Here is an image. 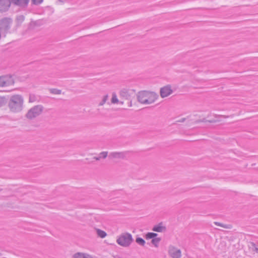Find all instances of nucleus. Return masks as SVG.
<instances>
[{"instance_id": "nucleus-1", "label": "nucleus", "mask_w": 258, "mask_h": 258, "mask_svg": "<svg viewBox=\"0 0 258 258\" xmlns=\"http://www.w3.org/2000/svg\"><path fill=\"white\" fill-rule=\"evenodd\" d=\"M158 95L154 92L141 91L137 94L138 101L142 104H150L155 101Z\"/></svg>"}, {"instance_id": "nucleus-2", "label": "nucleus", "mask_w": 258, "mask_h": 258, "mask_svg": "<svg viewBox=\"0 0 258 258\" xmlns=\"http://www.w3.org/2000/svg\"><path fill=\"white\" fill-rule=\"evenodd\" d=\"M23 98L20 95H14L11 97L9 102V107L13 112H19L22 111L23 105Z\"/></svg>"}, {"instance_id": "nucleus-3", "label": "nucleus", "mask_w": 258, "mask_h": 258, "mask_svg": "<svg viewBox=\"0 0 258 258\" xmlns=\"http://www.w3.org/2000/svg\"><path fill=\"white\" fill-rule=\"evenodd\" d=\"M134 239L131 233L125 232L120 234L116 240V242L123 247H128L133 242Z\"/></svg>"}, {"instance_id": "nucleus-4", "label": "nucleus", "mask_w": 258, "mask_h": 258, "mask_svg": "<svg viewBox=\"0 0 258 258\" xmlns=\"http://www.w3.org/2000/svg\"><path fill=\"white\" fill-rule=\"evenodd\" d=\"M43 110V107L41 105H35L30 108L25 115V117L32 120L41 114Z\"/></svg>"}, {"instance_id": "nucleus-5", "label": "nucleus", "mask_w": 258, "mask_h": 258, "mask_svg": "<svg viewBox=\"0 0 258 258\" xmlns=\"http://www.w3.org/2000/svg\"><path fill=\"white\" fill-rule=\"evenodd\" d=\"M12 19L10 18L5 17L0 20V31L5 34L8 33L11 28Z\"/></svg>"}, {"instance_id": "nucleus-6", "label": "nucleus", "mask_w": 258, "mask_h": 258, "mask_svg": "<svg viewBox=\"0 0 258 258\" xmlns=\"http://www.w3.org/2000/svg\"><path fill=\"white\" fill-rule=\"evenodd\" d=\"M15 81L10 74L0 76V87L9 86L14 85Z\"/></svg>"}, {"instance_id": "nucleus-7", "label": "nucleus", "mask_w": 258, "mask_h": 258, "mask_svg": "<svg viewBox=\"0 0 258 258\" xmlns=\"http://www.w3.org/2000/svg\"><path fill=\"white\" fill-rule=\"evenodd\" d=\"M168 253L172 258H180L181 256V250L173 245L169 246Z\"/></svg>"}, {"instance_id": "nucleus-8", "label": "nucleus", "mask_w": 258, "mask_h": 258, "mask_svg": "<svg viewBox=\"0 0 258 258\" xmlns=\"http://www.w3.org/2000/svg\"><path fill=\"white\" fill-rule=\"evenodd\" d=\"M173 93L170 85H167L160 88V94L162 98L166 97Z\"/></svg>"}, {"instance_id": "nucleus-9", "label": "nucleus", "mask_w": 258, "mask_h": 258, "mask_svg": "<svg viewBox=\"0 0 258 258\" xmlns=\"http://www.w3.org/2000/svg\"><path fill=\"white\" fill-rule=\"evenodd\" d=\"M11 2L12 5L25 10L28 7L30 0H11Z\"/></svg>"}, {"instance_id": "nucleus-10", "label": "nucleus", "mask_w": 258, "mask_h": 258, "mask_svg": "<svg viewBox=\"0 0 258 258\" xmlns=\"http://www.w3.org/2000/svg\"><path fill=\"white\" fill-rule=\"evenodd\" d=\"M12 4L11 0H0V11L7 12Z\"/></svg>"}, {"instance_id": "nucleus-11", "label": "nucleus", "mask_w": 258, "mask_h": 258, "mask_svg": "<svg viewBox=\"0 0 258 258\" xmlns=\"http://www.w3.org/2000/svg\"><path fill=\"white\" fill-rule=\"evenodd\" d=\"M162 222L155 225L152 228V230L157 232H162L166 230V227L162 225Z\"/></svg>"}, {"instance_id": "nucleus-12", "label": "nucleus", "mask_w": 258, "mask_h": 258, "mask_svg": "<svg viewBox=\"0 0 258 258\" xmlns=\"http://www.w3.org/2000/svg\"><path fill=\"white\" fill-rule=\"evenodd\" d=\"M73 258H94L93 256L87 253L78 252L73 255Z\"/></svg>"}, {"instance_id": "nucleus-13", "label": "nucleus", "mask_w": 258, "mask_h": 258, "mask_svg": "<svg viewBox=\"0 0 258 258\" xmlns=\"http://www.w3.org/2000/svg\"><path fill=\"white\" fill-rule=\"evenodd\" d=\"M125 156V152H112L109 155V157L113 158L124 159Z\"/></svg>"}, {"instance_id": "nucleus-14", "label": "nucleus", "mask_w": 258, "mask_h": 258, "mask_svg": "<svg viewBox=\"0 0 258 258\" xmlns=\"http://www.w3.org/2000/svg\"><path fill=\"white\" fill-rule=\"evenodd\" d=\"M128 92L129 90L128 89H123L120 92V95L126 99H130L131 98V95Z\"/></svg>"}, {"instance_id": "nucleus-15", "label": "nucleus", "mask_w": 258, "mask_h": 258, "mask_svg": "<svg viewBox=\"0 0 258 258\" xmlns=\"http://www.w3.org/2000/svg\"><path fill=\"white\" fill-rule=\"evenodd\" d=\"M25 20V17L23 15L17 16L16 18V26H20Z\"/></svg>"}, {"instance_id": "nucleus-16", "label": "nucleus", "mask_w": 258, "mask_h": 258, "mask_svg": "<svg viewBox=\"0 0 258 258\" xmlns=\"http://www.w3.org/2000/svg\"><path fill=\"white\" fill-rule=\"evenodd\" d=\"M157 235L158 234L156 233L149 232L145 234L144 237L147 240L151 239L152 240L153 238H155V237H157Z\"/></svg>"}, {"instance_id": "nucleus-17", "label": "nucleus", "mask_w": 258, "mask_h": 258, "mask_svg": "<svg viewBox=\"0 0 258 258\" xmlns=\"http://www.w3.org/2000/svg\"><path fill=\"white\" fill-rule=\"evenodd\" d=\"M136 242L139 245L144 246L146 244L145 240L142 237L137 236L136 238Z\"/></svg>"}, {"instance_id": "nucleus-18", "label": "nucleus", "mask_w": 258, "mask_h": 258, "mask_svg": "<svg viewBox=\"0 0 258 258\" xmlns=\"http://www.w3.org/2000/svg\"><path fill=\"white\" fill-rule=\"evenodd\" d=\"M161 240V238L160 237H155V238L151 240V242L155 247H157L158 246V244Z\"/></svg>"}, {"instance_id": "nucleus-19", "label": "nucleus", "mask_w": 258, "mask_h": 258, "mask_svg": "<svg viewBox=\"0 0 258 258\" xmlns=\"http://www.w3.org/2000/svg\"><path fill=\"white\" fill-rule=\"evenodd\" d=\"M96 231L98 236L102 238H105L107 235L106 232L101 229H97Z\"/></svg>"}, {"instance_id": "nucleus-20", "label": "nucleus", "mask_w": 258, "mask_h": 258, "mask_svg": "<svg viewBox=\"0 0 258 258\" xmlns=\"http://www.w3.org/2000/svg\"><path fill=\"white\" fill-rule=\"evenodd\" d=\"M214 223L215 225H216L217 226H220V227H223L225 228H227V229H230L232 227V226L230 224H224L222 223L218 222H214Z\"/></svg>"}, {"instance_id": "nucleus-21", "label": "nucleus", "mask_w": 258, "mask_h": 258, "mask_svg": "<svg viewBox=\"0 0 258 258\" xmlns=\"http://www.w3.org/2000/svg\"><path fill=\"white\" fill-rule=\"evenodd\" d=\"M8 102V98L5 96H0V107L5 105Z\"/></svg>"}, {"instance_id": "nucleus-22", "label": "nucleus", "mask_w": 258, "mask_h": 258, "mask_svg": "<svg viewBox=\"0 0 258 258\" xmlns=\"http://www.w3.org/2000/svg\"><path fill=\"white\" fill-rule=\"evenodd\" d=\"M49 91L51 94H60L61 93V90L56 88H51L49 89Z\"/></svg>"}, {"instance_id": "nucleus-23", "label": "nucleus", "mask_w": 258, "mask_h": 258, "mask_svg": "<svg viewBox=\"0 0 258 258\" xmlns=\"http://www.w3.org/2000/svg\"><path fill=\"white\" fill-rule=\"evenodd\" d=\"M118 102V99H117L116 95L115 93H113L111 98V103L113 104L117 103Z\"/></svg>"}, {"instance_id": "nucleus-24", "label": "nucleus", "mask_w": 258, "mask_h": 258, "mask_svg": "<svg viewBox=\"0 0 258 258\" xmlns=\"http://www.w3.org/2000/svg\"><path fill=\"white\" fill-rule=\"evenodd\" d=\"M43 0H31V3L33 5L38 6L42 3Z\"/></svg>"}, {"instance_id": "nucleus-25", "label": "nucleus", "mask_w": 258, "mask_h": 258, "mask_svg": "<svg viewBox=\"0 0 258 258\" xmlns=\"http://www.w3.org/2000/svg\"><path fill=\"white\" fill-rule=\"evenodd\" d=\"M108 95H106L104 96L102 100L99 103V106L103 105L106 102L107 100L108 99Z\"/></svg>"}, {"instance_id": "nucleus-26", "label": "nucleus", "mask_w": 258, "mask_h": 258, "mask_svg": "<svg viewBox=\"0 0 258 258\" xmlns=\"http://www.w3.org/2000/svg\"><path fill=\"white\" fill-rule=\"evenodd\" d=\"M108 154L107 152H102L99 154V156L101 157V158H106Z\"/></svg>"}, {"instance_id": "nucleus-27", "label": "nucleus", "mask_w": 258, "mask_h": 258, "mask_svg": "<svg viewBox=\"0 0 258 258\" xmlns=\"http://www.w3.org/2000/svg\"><path fill=\"white\" fill-rule=\"evenodd\" d=\"M208 121V120L206 119L205 118H204L201 119L196 120L195 121V123L197 124V123H199L200 122H207Z\"/></svg>"}, {"instance_id": "nucleus-28", "label": "nucleus", "mask_w": 258, "mask_h": 258, "mask_svg": "<svg viewBox=\"0 0 258 258\" xmlns=\"http://www.w3.org/2000/svg\"><path fill=\"white\" fill-rule=\"evenodd\" d=\"M208 122L210 123H215L217 122V120L215 119L208 120Z\"/></svg>"}, {"instance_id": "nucleus-29", "label": "nucleus", "mask_w": 258, "mask_h": 258, "mask_svg": "<svg viewBox=\"0 0 258 258\" xmlns=\"http://www.w3.org/2000/svg\"><path fill=\"white\" fill-rule=\"evenodd\" d=\"M250 244H251V246L254 248V249L255 248V247H256V245L254 242H251Z\"/></svg>"}, {"instance_id": "nucleus-30", "label": "nucleus", "mask_w": 258, "mask_h": 258, "mask_svg": "<svg viewBox=\"0 0 258 258\" xmlns=\"http://www.w3.org/2000/svg\"><path fill=\"white\" fill-rule=\"evenodd\" d=\"M93 159H95L96 160H99L101 159V157L99 156L98 157H94Z\"/></svg>"}, {"instance_id": "nucleus-31", "label": "nucleus", "mask_w": 258, "mask_h": 258, "mask_svg": "<svg viewBox=\"0 0 258 258\" xmlns=\"http://www.w3.org/2000/svg\"><path fill=\"white\" fill-rule=\"evenodd\" d=\"M185 120V118H182L180 120H179L178 121L180 122H183Z\"/></svg>"}, {"instance_id": "nucleus-32", "label": "nucleus", "mask_w": 258, "mask_h": 258, "mask_svg": "<svg viewBox=\"0 0 258 258\" xmlns=\"http://www.w3.org/2000/svg\"><path fill=\"white\" fill-rule=\"evenodd\" d=\"M254 251L256 253H258V248H257V247H255V249H254Z\"/></svg>"}, {"instance_id": "nucleus-33", "label": "nucleus", "mask_w": 258, "mask_h": 258, "mask_svg": "<svg viewBox=\"0 0 258 258\" xmlns=\"http://www.w3.org/2000/svg\"><path fill=\"white\" fill-rule=\"evenodd\" d=\"M58 1L60 3H63L64 2V0H58Z\"/></svg>"}, {"instance_id": "nucleus-34", "label": "nucleus", "mask_w": 258, "mask_h": 258, "mask_svg": "<svg viewBox=\"0 0 258 258\" xmlns=\"http://www.w3.org/2000/svg\"><path fill=\"white\" fill-rule=\"evenodd\" d=\"M132 91H134V92H135V90H132Z\"/></svg>"}]
</instances>
